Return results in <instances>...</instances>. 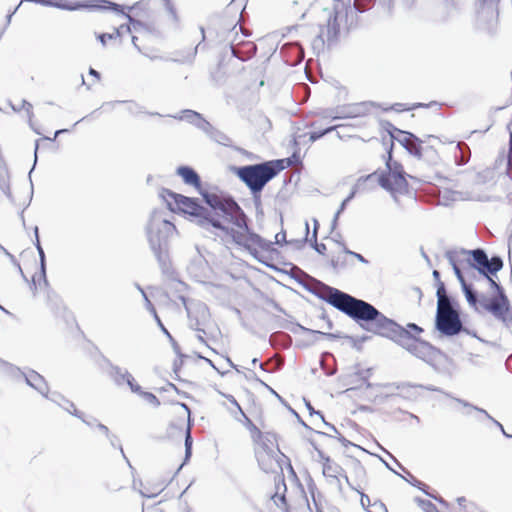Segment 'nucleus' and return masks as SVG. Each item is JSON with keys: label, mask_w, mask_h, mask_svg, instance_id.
Returning <instances> with one entry per match:
<instances>
[{"label": "nucleus", "mask_w": 512, "mask_h": 512, "mask_svg": "<svg viewBox=\"0 0 512 512\" xmlns=\"http://www.w3.org/2000/svg\"><path fill=\"white\" fill-rule=\"evenodd\" d=\"M316 295L352 318L368 332L391 339L423 361L428 362L436 352V349L430 343L411 334L410 331L386 317L372 304L364 300L328 285H322L321 291Z\"/></svg>", "instance_id": "obj_1"}, {"label": "nucleus", "mask_w": 512, "mask_h": 512, "mask_svg": "<svg viewBox=\"0 0 512 512\" xmlns=\"http://www.w3.org/2000/svg\"><path fill=\"white\" fill-rule=\"evenodd\" d=\"M201 195L209 206V209L205 208L204 216L212 222L206 224V231L221 239L230 238L250 251L253 246L264 251L272 250L273 242L249 229L247 216L234 199L209 192H201Z\"/></svg>", "instance_id": "obj_2"}, {"label": "nucleus", "mask_w": 512, "mask_h": 512, "mask_svg": "<svg viewBox=\"0 0 512 512\" xmlns=\"http://www.w3.org/2000/svg\"><path fill=\"white\" fill-rule=\"evenodd\" d=\"M176 234V227L167 219L165 211L154 210L151 213L146 226V235L150 249L164 273L170 268L169 242Z\"/></svg>", "instance_id": "obj_3"}, {"label": "nucleus", "mask_w": 512, "mask_h": 512, "mask_svg": "<svg viewBox=\"0 0 512 512\" xmlns=\"http://www.w3.org/2000/svg\"><path fill=\"white\" fill-rule=\"evenodd\" d=\"M285 160H269L256 164L234 167L237 177L248 187L254 200H259L268 182L285 169Z\"/></svg>", "instance_id": "obj_4"}, {"label": "nucleus", "mask_w": 512, "mask_h": 512, "mask_svg": "<svg viewBox=\"0 0 512 512\" xmlns=\"http://www.w3.org/2000/svg\"><path fill=\"white\" fill-rule=\"evenodd\" d=\"M436 296L435 328L439 334L445 337H453L466 331L460 317L459 304L447 294L443 282H439Z\"/></svg>", "instance_id": "obj_5"}, {"label": "nucleus", "mask_w": 512, "mask_h": 512, "mask_svg": "<svg viewBox=\"0 0 512 512\" xmlns=\"http://www.w3.org/2000/svg\"><path fill=\"white\" fill-rule=\"evenodd\" d=\"M493 276V274H487V276L484 277L490 288L495 292V295L488 298L487 296L483 294L480 295L478 293V306L491 313L506 328H511L512 310L510 301L504 288L494 280Z\"/></svg>", "instance_id": "obj_6"}, {"label": "nucleus", "mask_w": 512, "mask_h": 512, "mask_svg": "<svg viewBox=\"0 0 512 512\" xmlns=\"http://www.w3.org/2000/svg\"><path fill=\"white\" fill-rule=\"evenodd\" d=\"M160 196L167 203L169 210H179L185 214H188L192 217V221H194L204 230H206V224L209 222L212 223L206 218V216H204L205 207L200 205L198 199L177 194L165 188L162 189Z\"/></svg>", "instance_id": "obj_7"}, {"label": "nucleus", "mask_w": 512, "mask_h": 512, "mask_svg": "<svg viewBox=\"0 0 512 512\" xmlns=\"http://www.w3.org/2000/svg\"><path fill=\"white\" fill-rule=\"evenodd\" d=\"M458 252L460 255H467L469 268L477 270L482 276H487V274L496 275L503 268V260L500 256L495 255L489 259L486 251L482 248L460 249Z\"/></svg>", "instance_id": "obj_8"}, {"label": "nucleus", "mask_w": 512, "mask_h": 512, "mask_svg": "<svg viewBox=\"0 0 512 512\" xmlns=\"http://www.w3.org/2000/svg\"><path fill=\"white\" fill-rule=\"evenodd\" d=\"M387 172H381L378 176V185L389 192H401L408 186L402 165L392 160V151H388L386 161Z\"/></svg>", "instance_id": "obj_9"}, {"label": "nucleus", "mask_w": 512, "mask_h": 512, "mask_svg": "<svg viewBox=\"0 0 512 512\" xmlns=\"http://www.w3.org/2000/svg\"><path fill=\"white\" fill-rule=\"evenodd\" d=\"M374 105L375 103L373 102H360L341 105L334 109L324 110L323 117L330 118L332 120L363 117L370 112V108Z\"/></svg>", "instance_id": "obj_10"}, {"label": "nucleus", "mask_w": 512, "mask_h": 512, "mask_svg": "<svg viewBox=\"0 0 512 512\" xmlns=\"http://www.w3.org/2000/svg\"><path fill=\"white\" fill-rule=\"evenodd\" d=\"M459 252L457 250H448L445 257L451 265L454 274L461 285V289L465 295L468 304L475 310H478V292L471 284H468L463 276L461 269L458 266Z\"/></svg>", "instance_id": "obj_11"}, {"label": "nucleus", "mask_w": 512, "mask_h": 512, "mask_svg": "<svg viewBox=\"0 0 512 512\" xmlns=\"http://www.w3.org/2000/svg\"><path fill=\"white\" fill-rule=\"evenodd\" d=\"M108 374L116 386L127 384L131 391H140V385L135 382L134 377L127 369L111 364Z\"/></svg>", "instance_id": "obj_12"}, {"label": "nucleus", "mask_w": 512, "mask_h": 512, "mask_svg": "<svg viewBox=\"0 0 512 512\" xmlns=\"http://www.w3.org/2000/svg\"><path fill=\"white\" fill-rule=\"evenodd\" d=\"M94 7L99 10H112L118 14H122L123 16H125L128 19V21H129L128 25H130L131 29L134 31L139 32L140 30L147 29V26L145 23H143L139 20H136L130 14L125 13L124 6H122V5H119V4L109 1V0H99V4L95 5Z\"/></svg>", "instance_id": "obj_13"}, {"label": "nucleus", "mask_w": 512, "mask_h": 512, "mask_svg": "<svg viewBox=\"0 0 512 512\" xmlns=\"http://www.w3.org/2000/svg\"><path fill=\"white\" fill-rule=\"evenodd\" d=\"M27 385L38 391L44 397H48L49 387L45 378L34 370L21 372Z\"/></svg>", "instance_id": "obj_14"}, {"label": "nucleus", "mask_w": 512, "mask_h": 512, "mask_svg": "<svg viewBox=\"0 0 512 512\" xmlns=\"http://www.w3.org/2000/svg\"><path fill=\"white\" fill-rule=\"evenodd\" d=\"M176 173L183 179L185 184L191 185L198 190L201 189V178L192 167L179 166Z\"/></svg>", "instance_id": "obj_15"}, {"label": "nucleus", "mask_w": 512, "mask_h": 512, "mask_svg": "<svg viewBox=\"0 0 512 512\" xmlns=\"http://www.w3.org/2000/svg\"><path fill=\"white\" fill-rule=\"evenodd\" d=\"M375 0H354L352 5L346 7V19H350V24H353L354 18L357 17L358 13H363L368 10Z\"/></svg>", "instance_id": "obj_16"}, {"label": "nucleus", "mask_w": 512, "mask_h": 512, "mask_svg": "<svg viewBox=\"0 0 512 512\" xmlns=\"http://www.w3.org/2000/svg\"><path fill=\"white\" fill-rule=\"evenodd\" d=\"M248 427L251 431H254L257 434V438L261 441L262 451L261 452H269L274 454L273 450V440L275 439L274 434L267 433L264 435L253 423L250 419H247Z\"/></svg>", "instance_id": "obj_17"}, {"label": "nucleus", "mask_w": 512, "mask_h": 512, "mask_svg": "<svg viewBox=\"0 0 512 512\" xmlns=\"http://www.w3.org/2000/svg\"><path fill=\"white\" fill-rule=\"evenodd\" d=\"M454 400L457 403L461 404L464 408L467 409V411L465 412L466 415H470L472 411H475V412L483 415L486 419L491 420L501 431L504 430L503 425L500 422H498L497 420H495L492 416H490L486 410L479 408L477 406H474V405L470 404L469 402H467L463 399H460V398H454Z\"/></svg>", "instance_id": "obj_18"}, {"label": "nucleus", "mask_w": 512, "mask_h": 512, "mask_svg": "<svg viewBox=\"0 0 512 512\" xmlns=\"http://www.w3.org/2000/svg\"><path fill=\"white\" fill-rule=\"evenodd\" d=\"M34 234H35V247L37 249L39 260H40V279L43 281V285L47 286L48 281L46 278V258L44 250L41 246L40 240H39V234H38V227L36 226L34 228Z\"/></svg>", "instance_id": "obj_19"}, {"label": "nucleus", "mask_w": 512, "mask_h": 512, "mask_svg": "<svg viewBox=\"0 0 512 512\" xmlns=\"http://www.w3.org/2000/svg\"><path fill=\"white\" fill-rule=\"evenodd\" d=\"M207 137H209L212 141L223 145L225 147H231L232 146V139L226 135L224 132L218 130L215 128L212 124L210 126L209 132L206 133Z\"/></svg>", "instance_id": "obj_20"}, {"label": "nucleus", "mask_w": 512, "mask_h": 512, "mask_svg": "<svg viewBox=\"0 0 512 512\" xmlns=\"http://www.w3.org/2000/svg\"><path fill=\"white\" fill-rule=\"evenodd\" d=\"M256 458L261 470H263L266 473L273 471L275 464L273 454L269 452H256Z\"/></svg>", "instance_id": "obj_21"}, {"label": "nucleus", "mask_w": 512, "mask_h": 512, "mask_svg": "<svg viewBox=\"0 0 512 512\" xmlns=\"http://www.w3.org/2000/svg\"><path fill=\"white\" fill-rule=\"evenodd\" d=\"M379 174L380 173L375 171L366 176L359 177L356 182V188H361L362 190L374 189L376 187V184H378Z\"/></svg>", "instance_id": "obj_22"}, {"label": "nucleus", "mask_w": 512, "mask_h": 512, "mask_svg": "<svg viewBox=\"0 0 512 512\" xmlns=\"http://www.w3.org/2000/svg\"><path fill=\"white\" fill-rule=\"evenodd\" d=\"M123 32L131 33L132 29L130 25L122 24L120 27L115 28L113 33H102L97 35V39L103 46L106 45L107 40H112L120 37Z\"/></svg>", "instance_id": "obj_23"}, {"label": "nucleus", "mask_w": 512, "mask_h": 512, "mask_svg": "<svg viewBox=\"0 0 512 512\" xmlns=\"http://www.w3.org/2000/svg\"><path fill=\"white\" fill-rule=\"evenodd\" d=\"M340 471H342L341 466L333 463L330 458H325V462H323V475L325 477L334 478L339 482L337 474H339Z\"/></svg>", "instance_id": "obj_24"}, {"label": "nucleus", "mask_w": 512, "mask_h": 512, "mask_svg": "<svg viewBox=\"0 0 512 512\" xmlns=\"http://www.w3.org/2000/svg\"><path fill=\"white\" fill-rule=\"evenodd\" d=\"M192 444H193V438L191 435V426L190 423H188L186 432H185V440H184V446H185V457L183 463L178 468V471L183 467L184 464L189 461L191 455H192Z\"/></svg>", "instance_id": "obj_25"}, {"label": "nucleus", "mask_w": 512, "mask_h": 512, "mask_svg": "<svg viewBox=\"0 0 512 512\" xmlns=\"http://www.w3.org/2000/svg\"><path fill=\"white\" fill-rule=\"evenodd\" d=\"M339 34V24L337 23V13L330 17L327 24V41L332 42L337 39Z\"/></svg>", "instance_id": "obj_26"}, {"label": "nucleus", "mask_w": 512, "mask_h": 512, "mask_svg": "<svg viewBox=\"0 0 512 512\" xmlns=\"http://www.w3.org/2000/svg\"><path fill=\"white\" fill-rule=\"evenodd\" d=\"M422 140L418 138L417 136L412 139V141L409 142L408 146L405 150L414 157L421 159L422 157Z\"/></svg>", "instance_id": "obj_27"}, {"label": "nucleus", "mask_w": 512, "mask_h": 512, "mask_svg": "<svg viewBox=\"0 0 512 512\" xmlns=\"http://www.w3.org/2000/svg\"><path fill=\"white\" fill-rule=\"evenodd\" d=\"M389 135L392 140L398 141L405 149L408 146L409 142L412 141V139L416 137L413 133L403 131V130L399 131V134H397V135L392 134L391 131H389Z\"/></svg>", "instance_id": "obj_28"}, {"label": "nucleus", "mask_w": 512, "mask_h": 512, "mask_svg": "<svg viewBox=\"0 0 512 512\" xmlns=\"http://www.w3.org/2000/svg\"><path fill=\"white\" fill-rule=\"evenodd\" d=\"M298 327L304 333L309 334V335H311L313 337V339L310 340L311 342H314L318 336H322V337H325L327 339H336V338H338V335L333 334V333H325V332H321V331H318V330H312V329L306 328V327H304L302 325H298Z\"/></svg>", "instance_id": "obj_29"}, {"label": "nucleus", "mask_w": 512, "mask_h": 512, "mask_svg": "<svg viewBox=\"0 0 512 512\" xmlns=\"http://www.w3.org/2000/svg\"><path fill=\"white\" fill-rule=\"evenodd\" d=\"M323 424L329 429V431H332L333 433H335V435H331V434H328V433H325V432H321V431H317L318 434L320 435H323V436H331V437H337L338 441H340L344 446L348 445V444H351L350 441H348L347 439H345L340 433L339 431L337 430V428L326 422L325 420L322 421Z\"/></svg>", "instance_id": "obj_30"}, {"label": "nucleus", "mask_w": 512, "mask_h": 512, "mask_svg": "<svg viewBox=\"0 0 512 512\" xmlns=\"http://www.w3.org/2000/svg\"><path fill=\"white\" fill-rule=\"evenodd\" d=\"M198 112L190 109H185L181 112L180 115H174L173 117L178 120H185L188 123L192 124L197 118H199Z\"/></svg>", "instance_id": "obj_31"}, {"label": "nucleus", "mask_w": 512, "mask_h": 512, "mask_svg": "<svg viewBox=\"0 0 512 512\" xmlns=\"http://www.w3.org/2000/svg\"><path fill=\"white\" fill-rule=\"evenodd\" d=\"M135 394H138L140 397H142L145 401H147L149 404L153 405L154 407L160 406L159 399L151 392L143 391L140 387V391H132Z\"/></svg>", "instance_id": "obj_32"}, {"label": "nucleus", "mask_w": 512, "mask_h": 512, "mask_svg": "<svg viewBox=\"0 0 512 512\" xmlns=\"http://www.w3.org/2000/svg\"><path fill=\"white\" fill-rule=\"evenodd\" d=\"M338 126H330V127H327L323 130H320V131H313L309 134V142L313 143L317 140H319L320 138H322L323 136H325L326 134L334 131Z\"/></svg>", "instance_id": "obj_33"}, {"label": "nucleus", "mask_w": 512, "mask_h": 512, "mask_svg": "<svg viewBox=\"0 0 512 512\" xmlns=\"http://www.w3.org/2000/svg\"><path fill=\"white\" fill-rule=\"evenodd\" d=\"M65 411L70 413L71 415L82 419V412L78 411L74 405L73 402L69 401L68 399H65L61 406Z\"/></svg>", "instance_id": "obj_34"}, {"label": "nucleus", "mask_w": 512, "mask_h": 512, "mask_svg": "<svg viewBox=\"0 0 512 512\" xmlns=\"http://www.w3.org/2000/svg\"><path fill=\"white\" fill-rule=\"evenodd\" d=\"M310 245L312 248L319 254L324 255L325 251L327 250L326 245L323 243L317 242V232L316 230L313 231L312 238L309 240Z\"/></svg>", "instance_id": "obj_35"}, {"label": "nucleus", "mask_w": 512, "mask_h": 512, "mask_svg": "<svg viewBox=\"0 0 512 512\" xmlns=\"http://www.w3.org/2000/svg\"><path fill=\"white\" fill-rule=\"evenodd\" d=\"M192 125H194L199 130L203 131L205 134L209 132L211 123L207 121L201 114H199V118H197Z\"/></svg>", "instance_id": "obj_36"}, {"label": "nucleus", "mask_w": 512, "mask_h": 512, "mask_svg": "<svg viewBox=\"0 0 512 512\" xmlns=\"http://www.w3.org/2000/svg\"><path fill=\"white\" fill-rule=\"evenodd\" d=\"M107 438L110 441V444H111L112 447L118 448L120 450L123 458L127 461L128 465L131 467V464H130L129 460L126 457V455H125V453L123 451L122 445L119 443V440H118L117 436L110 433V437H107Z\"/></svg>", "instance_id": "obj_37"}, {"label": "nucleus", "mask_w": 512, "mask_h": 512, "mask_svg": "<svg viewBox=\"0 0 512 512\" xmlns=\"http://www.w3.org/2000/svg\"><path fill=\"white\" fill-rule=\"evenodd\" d=\"M148 9V1L141 0L128 7L129 11H136V15H139V11H146Z\"/></svg>", "instance_id": "obj_38"}, {"label": "nucleus", "mask_w": 512, "mask_h": 512, "mask_svg": "<svg viewBox=\"0 0 512 512\" xmlns=\"http://www.w3.org/2000/svg\"><path fill=\"white\" fill-rule=\"evenodd\" d=\"M416 501H417L418 505L424 509V511H426V512H435L436 511V507L431 501L425 500V499H420V498H416Z\"/></svg>", "instance_id": "obj_39"}, {"label": "nucleus", "mask_w": 512, "mask_h": 512, "mask_svg": "<svg viewBox=\"0 0 512 512\" xmlns=\"http://www.w3.org/2000/svg\"><path fill=\"white\" fill-rule=\"evenodd\" d=\"M348 203H349V202H346V200L344 199V200L342 201V203L340 204V207H339V208H338V210L336 211V213H335V215H334V217H333L332 223H331V228H332V229H335V228H336L337 223H338L339 216H340V214L345 210V208H346V206H347V204H348Z\"/></svg>", "instance_id": "obj_40"}, {"label": "nucleus", "mask_w": 512, "mask_h": 512, "mask_svg": "<svg viewBox=\"0 0 512 512\" xmlns=\"http://www.w3.org/2000/svg\"><path fill=\"white\" fill-rule=\"evenodd\" d=\"M423 106H424V104H422V103L414 104L411 107H406V105L402 104V103H395L394 105L391 106L390 109H393V110H395L397 112H400V111H404V110H412L414 108L423 107Z\"/></svg>", "instance_id": "obj_41"}, {"label": "nucleus", "mask_w": 512, "mask_h": 512, "mask_svg": "<svg viewBox=\"0 0 512 512\" xmlns=\"http://www.w3.org/2000/svg\"><path fill=\"white\" fill-rule=\"evenodd\" d=\"M46 398L49 399L50 401L56 403L59 406H62V403L66 399L63 395H61L60 393H57V392H53L50 395L48 394V397H46Z\"/></svg>", "instance_id": "obj_42"}, {"label": "nucleus", "mask_w": 512, "mask_h": 512, "mask_svg": "<svg viewBox=\"0 0 512 512\" xmlns=\"http://www.w3.org/2000/svg\"><path fill=\"white\" fill-rule=\"evenodd\" d=\"M379 6H381L387 14H391L394 6L393 0H379Z\"/></svg>", "instance_id": "obj_43"}, {"label": "nucleus", "mask_w": 512, "mask_h": 512, "mask_svg": "<svg viewBox=\"0 0 512 512\" xmlns=\"http://www.w3.org/2000/svg\"><path fill=\"white\" fill-rule=\"evenodd\" d=\"M291 242L286 240V233L283 230L275 235V244L277 245L290 244Z\"/></svg>", "instance_id": "obj_44"}, {"label": "nucleus", "mask_w": 512, "mask_h": 512, "mask_svg": "<svg viewBox=\"0 0 512 512\" xmlns=\"http://www.w3.org/2000/svg\"><path fill=\"white\" fill-rule=\"evenodd\" d=\"M0 251H2L5 255H7V256L10 258V260L12 261V263H14V264L17 266V268H18L19 272H20V273H21V275L24 277V273H23V271H22V269H21V266H20V264L16 261V259H15L14 255H12L11 253H9V252H8V251H7V250H6L2 245H1V244H0Z\"/></svg>", "instance_id": "obj_45"}, {"label": "nucleus", "mask_w": 512, "mask_h": 512, "mask_svg": "<svg viewBox=\"0 0 512 512\" xmlns=\"http://www.w3.org/2000/svg\"><path fill=\"white\" fill-rule=\"evenodd\" d=\"M21 108L26 110L28 118L31 121V119L33 117V111H32L33 106H32V104L30 102H28V101L23 99L21 101Z\"/></svg>", "instance_id": "obj_46"}, {"label": "nucleus", "mask_w": 512, "mask_h": 512, "mask_svg": "<svg viewBox=\"0 0 512 512\" xmlns=\"http://www.w3.org/2000/svg\"><path fill=\"white\" fill-rule=\"evenodd\" d=\"M0 189L2 190V192L9 198L12 200V195H11V191H10V186L9 184L6 182V180H2L0 182Z\"/></svg>", "instance_id": "obj_47"}, {"label": "nucleus", "mask_w": 512, "mask_h": 512, "mask_svg": "<svg viewBox=\"0 0 512 512\" xmlns=\"http://www.w3.org/2000/svg\"><path fill=\"white\" fill-rule=\"evenodd\" d=\"M405 329L410 331L411 334H412V332L415 333V334H421L423 332V328L418 326L415 323H408L407 327Z\"/></svg>", "instance_id": "obj_48"}, {"label": "nucleus", "mask_w": 512, "mask_h": 512, "mask_svg": "<svg viewBox=\"0 0 512 512\" xmlns=\"http://www.w3.org/2000/svg\"><path fill=\"white\" fill-rule=\"evenodd\" d=\"M359 493H360V495H361V498H360V504H361V506H362L365 510H367V508H368L370 505H372V504H371V501H370V498L368 497V495H366V494H364V493H362V492H359Z\"/></svg>", "instance_id": "obj_49"}, {"label": "nucleus", "mask_w": 512, "mask_h": 512, "mask_svg": "<svg viewBox=\"0 0 512 512\" xmlns=\"http://www.w3.org/2000/svg\"><path fill=\"white\" fill-rule=\"evenodd\" d=\"M165 8L168 11V13L171 15V17L174 20H177V13L176 10L170 0H167V3H165Z\"/></svg>", "instance_id": "obj_50"}, {"label": "nucleus", "mask_w": 512, "mask_h": 512, "mask_svg": "<svg viewBox=\"0 0 512 512\" xmlns=\"http://www.w3.org/2000/svg\"><path fill=\"white\" fill-rule=\"evenodd\" d=\"M307 410L309 411L310 415H318L322 421H324V416L320 411H316L310 402L306 401L305 403Z\"/></svg>", "instance_id": "obj_51"}, {"label": "nucleus", "mask_w": 512, "mask_h": 512, "mask_svg": "<svg viewBox=\"0 0 512 512\" xmlns=\"http://www.w3.org/2000/svg\"><path fill=\"white\" fill-rule=\"evenodd\" d=\"M284 160H285V161H284V163L286 162V163H287V166H291V165H293V164L298 163V162L300 161V158H299V156H298L297 152L295 151V152L292 154V156H291V157H288V158H286V159H284Z\"/></svg>", "instance_id": "obj_52"}, {"label": "nucleus", "mask_w": 512, "mask_h": 512, "mask_svg": "<svg viewBox=\"0 0 512 512\" xmlns=\"http://www.w3.org/2000/svg\"><path fill=\"white\" fill-rule=\"evenodd\" d=\"M226 398L228 399V401H229L231 404H233V405H235V406L237 407V409L240 411V413L242 414V416H243L246 420H247V419H249V418L246 416V414L243 412L242 408L240 407V405L238 404V402L236 401V399L234 398V396H232V395H228V396H226Z\"/></svg>", "instance_id": "obj_53"}, {"label": "nucleus", "mask_w": 512, "mask_h": 512, "mask_svg": "<svg viewBox=\"0 0 512 512\" xmlns=\"http://www.w3.org/2000/svg\"><path fill=\"white\" fill-rule=\"evenodd\" d=\"M142 297L145 300L146 308L149 310V312L150 313H155V307L151 303V301L149 300V298H148L147 294L145 293V291H142Z\"/></svg>", "instance_id": "obj_54"}, {"label": "nucleus", "mask_w": 512, "mask_h": 512, "mask_svg": "<svg viewBox=\"0 0 512 512\" xmlns=\"http://www.w3.org/2000/svg\"><path fill=\"white\" fill-rule=\"evenodd\" d=\"M372 507L374 508V511L369 512H388L386 506L382 502H374Z\"/></svg>", "instance_id": "obj_55"}, {"label": "nucleus", "mask_w": 512, "mask_h": 512, "mask_svg": "<svg viewBox=\"0 0 512 512\" xmlns=\"http://www.w3.org/2000/svg\"><path fill=\"white\" fill-rule=\"evenodd\" d=\"M331 266L333 268L334 271H337L338 269L340 268H343L344 267V262L343 261H340V258H332L331 259Z\"/></svg>", "instance_id": "obj_56"}, {"label": "nucleus", "mask_w": 512, "mask_h": 512, "mask_svg": "<svg viewBox=\"0 0 512 512\" xmlns=\"http://www.w3.org/2000/svg\"><path fill=\"white\" fill-rule=\"evenodd\" d=\"M163 490V488H159L157 489L156 491L154 492H147V491H143V490H140V494L143 496V497H146V498H154L156 497L161 491Z\"/></svg>", "instance_id": "obj_57"}, {"label": "nucleus", "mask_w": 512, "mask_h": 512, "mask_svg": "<svg viewBox=\"0 0 512 512\" xmlns=\"http://www.w3.org/2000/svg\"><path fill=\"white\" fill-rule=\"evenodd\" d=\"M169 341L171 342V345H172V348L174 350V352L180 357H184L183 354H181L180 352V347L178 345V343L175 341V339L173 337L169 338Z\"/></svg>", "instance_id": "obj_58"}, {"label": "nucleus", "mask_w": 512, "mask_h": 512, "mask_svg": "<svg viewBox=\"0 0 512 512\" xmlns=\"http://www.w3.org/2000/svg\"><path fill=\"white\" fill-rule=\"evenodd\" d=\"M96 428L106 437H110V431L106 425L102 423H97Z\"/></svg>", "instance_id": "obj_59"}, {"label": "nucleus", "mask_w": 512, "mask_h": 512, "mask_svg": "<svg viewBox=\"0 0 512 512\" xmlns=\"http://www.w3.org/2000/svg\"><path fill=\"white\" fill-rule=\"evenodd\" d=\"M81 420H82L83 423H85L89 427H94V426L96 427V425L98 423L97 420L95 418H93V417H91L90 419H85L83 413H82V419Z\"/></svg>", "instance_id": "obj_60"}, {"label": "nucleus", "mask_w": 512, "mask_h": 512, "mask_svg": "<svg viewBox=\"0 0 512 512\" xmlns=\"http://www.w3.org/2000/svg\"><path fill=\"white\" fill-rule=\"evenodd\" d=\"M157 325L161 329V331L167 336V338H171L172 335L169 333V331L165 328L160 318H157Z\"/></svg>", "instance_id": "obj_61"}, {"label": "nucleus", "mask_w": 512, "mask_h": 512, "mask_svg": "<svg viewBox=\"0 0 512 512\" xmlns=\"http://www.w3.org/2000/svg\"><path fill=\"white\" fill-rule=\"evenodd\" d=\"M362 190L361 188H356V184L353 186L349 195L345 198L346 202H350L356 195L357 191Z\"/></svg>", "instance_id": "obj_62"}, {"label": "nucleus", "mask_w": 512, "mask_h": 512, "mask_svg": "<svg viewBox=\"0 0 512 512\" xmlns=\"http://www.w3.org/2000/svg\"><path fill=\"white\" fill-rule=\"evenodd\" d=\"M386 125H387L386 130L388 133H389V131H391L392 134L397 135V134H399V131H401L400 129L396 128L393 124H391L389 122Z\"/></svg>", "instance_id": "obj_63"}, {"label": "nucleus", "mask_w": 512, "mask_h": 512, "mask_svg": "<svg viewBox=\"0 0 512 512\" xmlns=\"http://www.w3.org/2000/svg\"><path fill=\"white\" fill-rule=\"evenodd\" d=\"M409 482H410V484H412L413 486L417 487L418 489H422L421 486H425L424 483H422L421 481H419L418 479H416L413 476H411V480Z\"/></svg>", "instance_id": "obj_64"}]
</instances>
